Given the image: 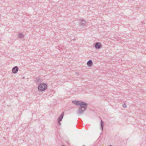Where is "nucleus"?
<instances>
[{
    "instance_id": "obj_5",
    "label": "nucleus",
    "mask_w": 146,
    "mask_h": 146,
    "mask_svg": "<svg viewBox=\"0 0 146 146\" xmlns=\"http://www.w3.org/2000/svg\"><path fill=\"white\" fill-rule=\"evenodd\" d=\"M19 70V68L17 66H15L12 69V72L13 74L16 73Z\"/></svg>"
},
{
    "instance_id": "obj_10",
    "label": "nucleus",
    "mask_w": 146,
    "mask_h": 146,
    "mask_svg": "<svg viewBox=\"0 0 146 146\" xmlns=\"http://www.w3.org/2000/svg\"><path fill=\"white\" fill-rule=\"evenodd\" d=\"M18 38H19L21 39L24 37V36L23 34L22 33H20L18 35Z\"/></svg>"
},
{
    "instance_id": "obj_2",
    "label": "nucleus",
    "mask_w": 146,
    "mask_h": 146,
    "mask_svg": "<svg viewBox=\"0 0 146 146\" xmlns=\"http://www.w3.org/2000/svg\"><path fill=\"white\" fill-rule=\"evenodd\" d=\"M47 88V84L44 83L40 84L38 86V89L39 91H45Z\"/></svg>"
},
{
    "instance_id": "obj_16",
    "label": "nucleus",
    "mask_w": 146,
    "mask_h": 146,
    "mask_svg": "<svg viewBox=\"0 0 146 146\" xmlns=\"http://www.w3.org/2000/svg\"><path fill=\"white\" fill-rule=\"evenodd\" d=\"M82 146H85V145H83Z\"/></svg>"
},
{
    "instance_id": "obj_12",
    "label": "nucleus",
    "mask_w": 146,
    "mask_h": 146,
    "mask_svg": "<svg viewBox=\"0 0 146 146\" xmlns=\"http://www.w3.org/2000/svg\"><path fill=\"white\" fill-rule=\"evenodd\" d=\"M58 121V124L60 125L61 124L60 121Z\"/></svg>"
},
{
    "instance_id": "obj_3",
    "label": "nucleus",
    "mask_w": 146,
    "mask_h": 146,
    "mask_svg": "<svg viewBox=\"0 0 146 146\" xmlns=\"http://www.w3.org/2000/svg\"><path fill=\"white\" fill-rule=\"evenodd\" d=\"M86 21L84 19L80 20L79 23V25L82 27H85L86 25Z\"/></svg>"
},
{
    "instance_id": "obj_1",
    "label": "nucleus",
    "mask_w": 146,
    "mask_h": 146,
    "mask_svg": "<svg viewBox=\"0 0 146 146\" xmlns=\"http://www.w3.org/2000/svg\"><path fill=\"white\" fill-rule=\"evenodd\" d=\"M72 102L76 105H80L77 111V114L79 115L83 114L87 108L88 104L84 102L74 100Z\"/></svg>"
},
{
    "instance_id": "obj_9",
    "label": "nucleus",
    "mask_w": 146,
    "mask_h": 146,
    "mask_svg": "<svg viewBox=\"0 0 146 146\" xmlns=\"http://www.w3.org/2000/svg\"><path fill=\"white\" fill-rule=\"evenodd\" d=\"M104 126V123L103 121L101 120L100 121V127L101 130L102 131L103 130V127Z\"/></svg>"
},
{
    "instance_id": "obj_14",
    "label": "nucleus",
    "mask_w": 146,
    "mask_h": 146,
    "mask_svg": "<svg viewBox=\"0 0 146 146\" xmlns=\"http://www.w3.org/2000/svg\"><path fill=\"white\" fill-rule=\"evenodd\" d=\"M23 78H25V77H23Z\"/></svg>"
},
{
    "instance_id": "obj_11",
    "label": "nucleus",
    "mask_w": 146,
    "mask_h": 146,
    "mask_svg": "<svg viewBox=\"0 0 146 146\" xmlns=\"http://www.w3.org/2000/svg\"><path fill=\"white\" fill-rule=\"evenodd\" d=\"M122 106L123 108H125L126 107V105L125 104H124L122 105Z\"/></svg>"
},
{
    "instance_id": "obj_8",
    "label": "nucleus",
    "mask_w": 146,
    "mask_h": 146,
    "mask_svg": "<svg viewBox=\"0 0 146 146\" xmlns=\"http://www.w3.org/2000/svg\"><path fill=\"white\" fill-rule=\"evenodd\" d=\"M87 64L88 66H91L93 64L92 61L91 60H89L88 61Z\"/></svg>"
},
{
    "instance_id": "obj_7",
    "label": "nucleus",
    "mask_w": 146,
    "mask_h": 146,
    "mask_svg": "<svg viewBox=\"0 0 146 146\" xmlns=\"http://www.w3.org/2000/svg\"><path fill=\"white\" fill-rule=\"evenodd\" d=\"M64 116V112H62L61 115H60L59 117L58 118V121H61L63 118Z\"/></svg>"
},
{
    "instance_id": "obj_4",
    "label": "nucleus",
    "mask_w": 146,
    "mask_h": 146,
    "mask_svg": "<svg viewBox=\"0 0 146 146\" xmlns=\"http://www.w3.org/2000/svg\"><path fill=\"white\" fill-rule=\"evenodd\" d=\"M94 46L96 49H100L102 47V44L99 42H96L94 44Z\"/></svg>"
},
{
    "instance_id": "obj_6",
    "label": "nucleus",
    "mask_w": 146,
    "mask_h": 146,
    "mask_svg": "<svg viewBox=\"0 0 146 146\" xmlns=\"http://www.w3.org/2000/svg\"><path fill=\"white\" fill-rule=\"evenodd\" d=\"M42 80L39 77L37 78L35 80V82L36 84H39L42 82Z\"/></svg>"
},
{
    "instance_id": "obj_15",
    "label": "nucleus",
    "mask_w": 146,
    "mask_h": 146,
    "mask_svg": "<svg viewBox=\"0 0 146 146\" xmlns=\"http://www.w3.org/2000/svg\"><path fill=\"white\" fill-rule=\"evenodd\" d=\"M75 40V39H74V40Z\"/></svg>"
},
{
    "instance_id": "obj_13",
    "label": "nucleus",
    "mask_w": 146,
    "mask_h": 146,
    "mask_svg": "<svg viewBox=\"0 0 146 146\" xmlns=\"http://www.w3.org/2000/svg\"><path fill=\"white\" fill-rule=\"evenodd\" d=\"M76 74L77 76H78V75H79V73H78H78L77 72H76Z\"/></svg>"
}]
</instances>
